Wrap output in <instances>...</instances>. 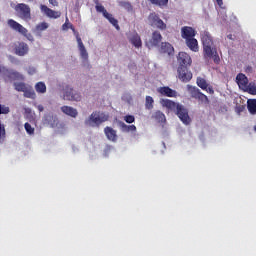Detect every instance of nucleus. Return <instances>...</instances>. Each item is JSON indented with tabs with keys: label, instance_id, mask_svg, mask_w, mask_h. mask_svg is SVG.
Returning <instances> with one entry per match:
<instances>
[{
	"label": "nucleus",
	"instance_id": "20e7f679",
	"mask_svg": "<svg viewBox=\"0 0 256 256\" xmlns=\"http://www.w3.org/2000/svg\"><path fill=\"white\" fill-rule=\"evenodd\" d=\"M18 17L24 21H31V8L29 5L20 3L14 7Z\"/></svg>",
	"mask_w": 256,
	"mask_h": 256
},
{
	"label": "nucleus",
	"instance_id": "72a5a7b5",
	"mask_svg": "<svg viewBox=\"0 0 256 256\" xmlns=\"http://www.w3.org/2000/svg\"><path fill=\"white\" fill-rule=\"evenodd\" d=\"M154 5H159V7H164V5H167L169 3V0H149Z\"/></svg>",
	"mask_w": 256,
	"mask_h": 256
},
{
	"label": "nucleus",
	"instance_id": "9d476101",
	"mask_svg": "<svg viewBox=\"0 0 256 256\" xmlns=\"http://www.w3.org/2000/svg\"><path fill=\"white\" fill-rule=\"evenodd\" d=\"M40 10L46 17H49V19H59V17H61V12L52 10L43 4L40 5Z\"/></svg>",
	"mask_w": 256,
	"mask_h": 256
},
{
	"label": "nucleus",
	"instance_id": "6e6552de",
	"mask_svg": "<svg viewBox=\"0 0 256 256\" xmlns=\"http://www.w3.org/2000/svg\"><path fill=\"white\" fill-rule=\"evenodd\" d=\"M178 67H191L193 60L187 52H179L177 56Z\"/></svg>",
	"mask_w": 256,
	"mask_h": 256
},
{
	"label": "nucleus",
	"instance_id": "4be33fe9",
	"mask_svg": "<svg viewBox=\"0 0 256 256\" xmlns=\"http://www.w3.org/2000/svg\"><path fill=\"white\" fill-rule=\"evenodd\" d=\"M175 49L170 43L164 42L161 44L160 52L167 53V55H173Z\"/></svg>",
	"mask_w": 256,
	"mask_h": 256
},
{
	"label": "nucleus",
	"instance_id": "de8ad7c7",
	"mask_svg": "<svg viewBox=\"0 0 256 256\" xmlns=\"http://www.w3.org/2000/svg\"><path fill=\"white\" fill-rule=\"evenodd\" d=\"M1 133H2V135H3V133H5V128L4 127L1 128Z\"/></svg>",
	"mask_w": 256,
	"mask_h": 256
},
{
	"label": "nucleus",
	"instance_id": "a18cd8bd",
	"mask_svg": "<svg viewBox=\"0 0 256 256\" xmlns=\"http://www.w3.org/2000/svg\"><path fill=\"white\" fill-rule=\"evenodd\" d=\"M124 7H131V4L129 3H123Z\"/></svg>",
	"mask_w": 256,
	"mask_h": 256
},
{
	"label": "nucleus",
	"instance_id": "0eeeda50",
	"mask_svg": "<svg viewBox=\"0 0 256 256\" xmlns=\"http://www.w3.org/2000/svg\"><path fill=\"white\" fill-rule=\"evenodd\" d=\"M149 23L152 27H156L157 29H160L161 31H164V29H167V24L159 18V15L152 13L148 17Z\"/></svg>",
	"mask_w": 256,
	"mask_h": 256
},
{
	"label": "nucleus",
	"instance_id": "c756f323",
	"mask_svg": "<svg viewBox=\"0 0 256 256\" xmlns=\"http://www.w3.org/2000/svg\"><path fill=\"white\" fill-rule=\"evenodd\" d=\"M24 97H27L28 99H35L36 97L35 90L31 87H27L26 90L24 91Z\"/></svg>",
	"mask_w": 256,
	"mask_h": 256
},
{
	"label": "nucleus",
	"instance_id": "1a4fd4ad",
	"mask_svg": "<svg viewBox=\"0 0 256 256\" xmlns=\"http://www.w3.org/2000/svg\"><path fill=\"white\" fill-rule=\"evenodd\" d=\"M178 79L183 83H189L193 79V73L187 67H178Z\"/></svg>",
	"mask_w": 256,
	"mask_h": 256
},
{
	"label": "nucleus",
	"instance_id": "9b49d317",
	"mask_svg": "<svg viewBox=\"0 0 256 256\" xmlns=\"http://www.w3.org/2000/svg\"><path fill=\"white\" fill-rule=\"evenodd\" d=\"M161 39H163V37L161 36V33H159V31L153 32L152 38L146 42V47H148V49H153V47H157V45L161 43Z\"/></svg>",
	"mask_w": 256,
	"mask_h": 256
},
{
	"label": "nucleus",
	"instance_id": "393cba45",
	"mask_svg": "<svg viewBox=\"0 0 256 256\" xmlns=\"http://www.w3.org/2000/svg\"><path fill=\"white\" fill-rule=\"evenodd\" d=\"M187 89L193 99H197L198 95L201 93V90L195 86L187 85Z\"/></svg>",
	"mask_w": 256,
	"mask_h": 256
},
{
	"label": "nucleus",
	"instance_id": "4c0bfd02",
	"mask_svg": "<svg viewBox=\"0 0 256 256\" xmlns=\"http://www.w3.org/2000/svg\"><path fill=\"white\" fill-rule=\"evenodd\" d=\"M124 121L126 123H135V116H133V115H126L124 117Z\"/></svg>",
	"mask_w": 256,
	"mask_h": 256
},
{
	"label": "nucleus",
	"instance_id": "412c9836",
	"mask_svg": "<svg viewBox=\"0 0 256 256\" xmlns=\"http://www.w3.org/2000/svg\"><path fill=\"white\" fill-rule=\"evenodd\" d=\"M104 133L109 141H117V131L113 130V128L106 127Z\"/></svg>",
	"mask_w": 256,
	"mask_h": 256
},
{
	"label": "nucleus",
	"instance_id": "473e14b6",
	"mask_svg": "<svg viewBox=\"0 0 256 256\" xmlns=\"http://www.w3.org/2000/svg\"><path fill=\"white\" fill-rule=\"evenodd\" d=\"M14 87H15L16 91H20V92L24 93V91L27 88V85H25V83H15Z\"/></svg>",
	"mask_w": 256,
	"mask_h": 256
},
{
	"label": "nucleus",
	"instance_id": "7ed1b4c3",
	"mask_svg": "<svg viewBox=\"0 0 256 256\" xmlns=\"http://www.w3.org/2000/svg\"><path fill=\"white\" fill-rule=\"evenodd\" d=\"M109 115L101 112L92 113L88 120L85 121V124L88 127H95V125H101V123H105L108 121Z\"/></svg>",
	"mask_w": 256,
	"mask_h": 256
},
{
	"label": "nucleus",
	"instance_id": "a211bd4d",
	"mask_svg": "<svg viewBox=\"0 0 256 256\" xmlns=\"http://www.w3.org/2000/svg\"><path fill=\"white\" fill-rule=\"evenodd\" d=\"M2 76L4 77L5 81H7V77L9 79H23V75L17 72H7L5 68H2Z\"/></svg>",
	"mask_w": 256,
	"mask_h": 256
},
{
	"label": "nucleus",
	"instance_id": "e433bc0d",
	"mask_svg": "<svg viewBox=\"0 0 256 256\" xmlns=\"http://www.w3.org/2000/svg\"><path fill=\"white\" fill-rule=\"evenodd\" d=\"M49 28V24L46 22H42L36 26L37 31H45V29Z\"/></svg>",
	"mask_w": 256,
	"mask_h": 256
},
{
	"label": "nucleus",
	"instance_id": "2eb2a0df",
	"mask_svg": "<svg viewBox=\"0 0 256 256\" xmlns=\"http://www.w3.org/2000/svg\"><path fill=\"white\" fill-rule=\"evenodd\" d=\"M157 91L164 97H177V91L169 88V86L159 87Z\"/></svg>",
	"mask_w": 256,
	"mask_h": 256
},
{
	"label": "nucleus",
	"instance_id": "79ce46f5",
	"mask_svg": "<svg viewBox=\"0 0 256 256\" xmlns=\"http://www.w3.org/2000/svg\"><path fill=\"white\" fill-rule=\"evenodd\" d=\"M35 68H33V67H30L29 69H28V73H29V75H33L34 73H35Z\"/></svg>",
	"mask_w": 256,
	"mask_h": 256
},
{
	"label": "nucleus",
	"instance_id": "aec40b11",
	"mask_svg": "<svg viewBox=\"0 0 256 256\" xmlns=\"http://www.w3.org/2000/svg\"><path fill=\"white\" fill-rule=\"evenodd\" d=\"M76 39H77L79 51L81 53V57L83 59H87L88 57L87 50L85 49V45H83V41L81 40V37H79V34H76Z\"/></svg>",
	"mask_w": 256,
	"mask_h": 256
},
{
	"label": "nucleus",
	"instance_id": "5701e85b",
	"mask_svg": "<svg viewBox=\"0 0 256 256\" xmlns=\"http://www.w3.org/2000/svg\"><path fill=\"white\" fill-rule=\"evenodd\" d=\"M247 109L250 115H256V99L247 100Z\"/></svg>",
	"mask_w": 256,
	"mask_h": 256
},
{
	"label": "nucleus",
	"instance_id": "ddd939ff",
	"mask_svg": "<svg viewBox=\"0 0 256 256\" xmlns=\"http://www.w3.org/2000/svg\"><path fill=\"white\" fill-rule=\"evenodd\" d=\"M196 83L198 87H200V89H203V91H206L210 95H213V93H215L213 87L209 86V83H207V80H205L204 78L198 77Z\"/></svg>",
	"mask_w": 256,
	"mask_h": 256
},
{
	"label": "nucleus",
	"instance_id": "bb28decb",
	"mask_svg": "<svg viewBox=\"0 0 256 256\" xmlns=\"http://www.w3.org/2000/svg\"><path fill=\"white\" fill-rule=\"evenodd\" d=\"M130 41L134 47H141L142 42H141V37H139V34H134L131 38Z\"/></svg>",
	"mask_w": 256,
	"mask_h": 256
},
{
	"label": "nucleus",
	"instance_id": "c03bdc74",
	"mask_svg": "<svg viewBox=\"0 0 256 256\" xmlns=\"http://www.w3.org/2000/svg\"><path fill=\"white\" fill-rule=\"evenodd\" d=\"M216 2L218 3L219 7L223 5V0H216Z\"/></svg>",
	"mask_w": 256,
	"mask_h": 256
},
{
	"label": "nucleus",
	"instance_id": "7c9ffc66",
	"mask_svg": "<svg viewBox=\"0 0 256 256\" xmlns=\"http://www.w3.org/2000/svg\"><path fill=\"white\" fill-rule=\"evenodd\" d=\"M154 119H156V121H158V123H165V121H166L165 114H163V112H161V111H156L154 113Z\"/></svg>",
	"mask_w": 256,
	"mask_h": 256
},
{
	"label": "nucleus",
	"instance_id": "ea45409f",
	"mask_svg": "<svg viewBox=\"0 0 256 256\" xmlns=\"http://www.w3.org/2000/svg\"><path fill=\"white\" fill-rule=\"evenodd\" d=\"M7 113H9V107L2 106L1 107V114L2 115H7Z\"/></svg>",
	"mask_w": 256,
	"mask_h": 256
},
{
	"label": "nucleus",
	"instance_id": "cd10ccee",
	"mask_svg": "<svg viewBox=\"0 0 256 256\" xmlns=\"http://www.w3.org/2000/svg\"><path fill=\"white\" fill-rule=\"evenodd\" d=\"M246 93H249V95H256V83L250 82L248 86L246 87V90H244Z\"/></svg>",
	"mask_w": 256,
	"mask_h": 256
},
{
	"label": "nucleus",
	"instance_id": "f3484780",
	"mask_svg": "<svg viewBox=\"0 0 256 256\" xmlns=\"http://www.w3.org/2000/svg\"><path fill=\"white\" fill-rule=\"evenodd\" d=\"M186 45L188 47V49H190V51H193V53H198L199 51V42L197 41V39L194 38H188L187 40H185Z\"/></svg>",
	"mask_w": 256,
	"mask_h": 256
},
{
	"label": "nucleus",
	"instance_id": "8fccbe9b",
	"mask_svg": "<svg viewBox=\"0 0 256 256\" xmlns=\"http://www.w3.org/2000/svg\"><path fill=\"white\" fill-rule=\"evenodd\" d=\"M229 37V39H231V36H228Z\"/></svg>",
	"mask_w": 256,
	"mask_h": 256
},
{
	"label": "nucleus",
	"instance_id": "f03ea898",
	"mask_svg": "<svg viewBox=\"0 0 256 256\" xmlns=\"http://www.w3.org/2000/svg\"><path fill=\"white\" fill-rule=\"evenodd\" d=\"M160 104L162 107H166L169 111H176V115H178L181 122L184 125H189L191 123V118L189 117V112L182 105H179L169 99L160 100Z\"/></svg>",
	"mask_w": 256,
	"mask_h": 256
},
{
	"label": "nucleus",
	"instance_id": "58836bf2",
	"mask_svg": "<svg viewBox=\"0 0 256 256\" xmlns=\"http://www.w3.org/2000/svg\"><path fill=\"white\" fill-rule=\"evenodd\" d=\"M69 18H66V22L62 25V29L63 31H67V29H69Z\"/></svg>",
	"mask_w": 256,
	"mask_h": 256
},
{
	"label": "nucleus",
	"instance_id": "f704fd0d",
	"mask_svg": "<svg viewBox=\"0 0 256 256\" xmlns=\"http://www.w3.org/2000/svg\"><path fill=\"white\" fill-rule=\"evenodd\" d=\"M24 128L28 135H33L35 133V128H33L29 123H25Z\"/></svg>",
	"mask_w": 256,
	"mask_h": 256
},
{
	"label": "nucleus",
	"instance_id": "423d86ee",
	"mask_svg": "<svg viewBox=\"0 0 256 256\" xmlns=\"http://www.w3.org/2000/svg\"><path fill=\"white\" fill-rule=\"evenodd\" d=\"M96 11L98 13H102L103 17H105V19H108V21L116 28L119 29V22L117 21V19L113 18V15L109 14V12H107V10L105 9V7L103 5H101L99 2H96Z\"/></svg>",
	"mask_w": 256,
	"mask_h": 256
},
{
	"label": "nucleus",
	"instance_id": "b1692460",
	"mask_svg": "<svg viewBox=\"0 0 256 256\" xmlns=\"http://www.w3.org/2000/svg\"><path fill=\"white\" fill-rule=\"evenodd\" d=\"M61 110L65 113V115H69L70 117H77V109L69 106H63Z\"/></svg>",
	"mask_w": 256,
	"mask_h": 256
},
{
	"label": "nucleus",
	"instance_id": "37998d69",
	"mask_svg": "<svg viewBox=\"0 0 256 256\" xmlns=\"http://www.w3.org/2000/svg\"><path fill=\"white\" fill-rule=\"evenodd\" d=\"M37 109L40 111V113L44 111L43 105H38Z\"/></svg>",
	"mask_w": 256,
	"mask_h": 256
},
{
	"label": "nucleus",
	"instance_id": "6ab92c4d",
	"mask_svg": "<svg viewBox=\"0 0 256 256\" xmlns=\"http://www.w3.org/2000/svg\"><path fill=\"white\" fill-rule=\"evenodd\" d=\"M15 52H16V55L23 57V55H27V53H29V46H27V44H25V43H20L16 47Z\"/></svg>",
	"mask_w": 256,
	"mask_h": 256
},
{
	"label": "nucleus",
	"instance_id": "c9c22d12",
	"mask_svg": "<svg viewBox=\"0 0 256 256\" xmlns=\"http://www.w3.org/2000/svg\"><path fill=\"white\" fill-rule=\"evenodd\" d=\"M196 99H198V101H201V103H209V98H207V95L201 92L198 94Z\"/></svg>",
	"mask_w": 256,
	"mask_h": 256
},
{
	"label": "nucleus",
	"instance_id": "2f4dec72",
	"mask_svg": "<svg viewBox=\"0 0 256 256\" xmlns=\"http://www.w3.org/2000/svg\"><path fill=\"white\" fill-rule=\"evenodd\" d=\"M153 103H155V100H153V97L146 96V102H145L146 109H153Z\"/></svg>",
	"mask_w": 256,
	"mask_h": 256
},
{
	"label": "nucleus",
	"instance_id": "c85d7f7f",
	"mask_svg": "<svg viewBox=\"0 0 256 256\" xmlns=\"http://www.w3.org/2000/svg\"><path fill=\"white\" fill-rule=\"evenodd\" d=\"M121 128H122V131H124V133L137 131V127L135 125H127L125 123H121Z\"/></svg>",
	"mask_w": 256,
	"mask_h": 256
},
{
	"label": "nucleus",
	"instance_id": "4468645a",
	"mask_svg": "<svg viewBox=\"0 0 256 256\" xmlns=\"http://www.w3.org/2000/svg\"><path fill=\"white\" fill-rule=\"evenodd\" d=\"M181 35L182 39H185V41H187V39H193L195 35H197V32L192 27L184 26L181 29Z\"/></svg>",
	"mask_w": 256,
	"mask_h": 256
},
{
	"label": "nucleus",
	"instance_id": "a19ab883",
	"mask_svg": "<svg viewBox=\"0 0 256 256\" xmlns=\"http://www.w3.org/2000/svg\"><path fill=\"white\" fill-rule=\"evenodd\" d=\"M50 5H52L53 7H57L59 5V2H57V0H49Z\"/></svg>",
	"mask_w": 256,
	"mask_h": 256
},
{
	"label": "nucleus",
	"instance_id": "dca6fc26",
	"mask_svg": "<svg viewBox=\"0 0 256 256\" xmlns=\"http://www.w3.org/2000/svg\"><path fill=\"white\" fill-rule=\"evenodd\" d=\"M64 99H66V101H79L81 99V95L74 93L73 89L67 88L64 93Z\"/></svg>",
	"mask_w": 256,
	"mask_h": 256
},
{
	"label": "nucleus",
	"instance_id": "a878e982",
	"mask_svg": "<svg viewBox=\"0 0 256 256\" xmlns=\"http://www.w3.org/2000/svg\"><path fill=\"white\" fill-rule=\"evenodd\" d=\"M35 91L36 93H47V86L45 85L44 82H38L35 85Z\"/></svg>",
	"mask_w": 256,
	"mask_h": 256
},
{
	"label": "nucleus",
	"instance_id": "f8f14e48",
	"mask_svg": "<svg viewBox=\"0 0 256 256\" xmlns=\"http://www.w3.org/2000/svg\"><path fill=\"white\" fill-rule=\"evenodd\" d=\"M236 83L239 89H242V91H245L249 85V79L247 78V76H245V74L239 73L236 76Z\"/></svg>",
	"mask_w": 256,
	"mask_h": 256
},
{
	"label": "nucleus",
	"instance_id": "39448f33",
	"mask_svg": "<svg viewBox=\"0 0 256 256\" xmlns=\"http://www.w3.org/2000/svg\"><path fill=\"white\" fill-rule=\"evenodd\" d=\"M8 25L11 27V29H14V31H18V33H21V35H24L28 41H34L33 35L28 34L27 28L23 27V25L19 24V22L10 19L8 20Z\"/></svg>",
	"mask_w": 256,
	"mask_h": 256
},
{
	"label": "nucleus",
	"instance_id": "49530a36",
	"mask_svg": "<svg viewBox=\"0 0 256 256\" xmlns=\"http://www.w3.org/2000/svg\"><path fill=\"white\" fill-rule=\"evenodd\" d=\"M25 113H31V109L30 108H26L25 109Z\"/></svg>",
	"mask_w": 256,
	"mask_h": 256
},
{
	"label": "nucleus",
	"instance_id": "09e8293b",
	"mask_svg": "<svg viewBox=\"0 0 256 256\" xmlns=\"http://www.w3.org/2000/svg\"><path fill=\"white\" fill-rule=\"evenodd\" d=\"M70 27H71L72 31L75 33V29L73 28V26L70 25Z\"/></svg>",
	"mask_w": 256,
	"mask_h": 256
},
{
	"label": "nucleus",
	"instance_id": "f257e3e1",
	"mask_svg": "<svg viewBox=\"0 0 256 256\" xmlns=\"http://www.w3.org/2000/svg\"><path fill=\"white\" fill-rule=\"evenodd\" d=\"M201 41L203 45L204 59H213L214 63L218 65L221 58H219L217 48L213 47V38L211 37V34L207 31L202 32Z\"/></svg>",
	"mask_w": 256,
	"mask_h": 256
}]
</instances>
